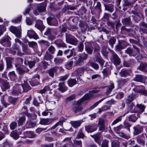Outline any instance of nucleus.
<instances>
[{
  "label": "nucleus",
  "instance_id": "nucleus-1",
  "mask_svg": "<svg viewBox=\"0 0 147 147\" xmlns=\"http://www.w3.org/2000/svg\"><path fill=\"white\" fill-rule=\"evenodd\" d=\"M85 49L88 54L89 55L92 54L94 50L92 42H86L85 43Z\"/></svg>",
  "mask_w": 147,
  "mask_h": 147
},
{
  "label": "nucleus",
  "instance_id": "nucleus-2",
  "mask_svg": "<svg viewBox=\"0 0 147 147\" xmlns=\"http://www.w3.org/2000/svg\"><path fill=\"white\" fill-rule=\"evenodd\" d=\"M112 61L115 65H119L121 63V59L115 52L112 53Z\"/></svg>",
  "mask_w": 147,
  "mask_h": 147
},
{
  "label": "nucleus",
  "instance_id": "nucleus-3",
  "mask_svg": "<svg viewBox=\"0 0 147 147\" xmlns=\"http://www.w3.org/2000/svg\"><path fill=\"white\" fill-rule=\"evenodd\" d=\"M56 118H43L41 119L40 122V123L42 125H49L53 121L56 120Z\"/></svg>",
  "mask_w": 147,
  "mask_h": 147
},
{
  "label": "nucleus",
  "instance_id": "nucleus-4",
  "mask_svg": "<svg viewBox=\"0 0 147 147\" xmlns=\"http://www.w3.org/2000/svg\"><path fill=\"white\" fill-rule=\"evenodd\" d=\"M9 29L11 32L14 34L17 37L20 38L21 36V30H18L16 27L12 26L10 27Z\"/></svg>",
  "mask_w": 147,
  "mask_h": 147
},
{
  "label": "nucleus",
  "instance_id": "nucleus-5",
  "mask_svg": "<svg viewBox=\"0 0 147 147\" xmlns=\"http://www.w3.org/2000/svg\"><path fill=\"white\" fill-rule=\"evenodd\" d=\"M9 29L11 32L14 34L17 37L20 38L21 36V30H18L16 27L12 26L10 27Z\"/></svg>",
  "mask_w": 147,
  "mask_h": 147
},
{
  "label": "nucleus",
  "instance_id": "nucleus-6",
  "mask_svg": "<svg viewBox=\"0 0 147 147\" xmlns=\"http://www.w3.org/2000/svg\"><path fill=\"white\" fill-rule=\"evenodd\" d=\"M35 26L41 32L44 29L45 27L43 25L42 21L40 20H37L36 21Z\"/></svg>",
  "mask_w": 147,
  "mask_h": 147
},
{
  "label": "nucleus",
  "instance_id": "nucleus-7",
  "mask_svg": "<svg viewBox=\"0 0 147 147\" xmlns=\"http://www.w3.org/2000/svg\"><path fill=\"white\" fill-rule=\"evenodd\" d=\"M0 82L1 84V87L3 91H5L6 90L10 88L9 83L7 82V81L3 80H1Z\"/></svg>",
  "mask_w": 147,
  "mask_h": 147
},
{
  "label": "nucleus",
  "instance_id": "nucleus-8",
  "mask_svg": "<svg viewBox=\"0 0 147 147\" xmlns=\"http://www.w3.org/2000/svg\"><path fill=\"white\" fill-rule=\"evenodd\" d=\"M11 39L9 37L2 39L0 41L1 43L5 47H10L11 45V42L10 40Z\"/></svg>",
  "mask_w": 147,
  "mask_h": 147
},
{
  "label": "nucleus",
  "instance_id": "nucleus-9",
  "mask_svg": "<svg viewBox=\"0 0 147 147\" xmlns=\"http://www.w3.org/2000/svg\"><path fill=\"white\" fill-rule=\"evenodd\" d=\"M48 24L50 25L56 26L57 24L56 20L54 16H52L47 18Z\"/></svg>",
  "mask_w": 147,
  "mask_h": 147
},
{
  "label": "nucleus",
  "instance_id": "nucleus-10",
  "mask_svg": "<svg viewBox=\"0 0 147 147\" xmlns=\"http://www.w3.org/2000/svg\"><path fill=\"white\" fill-rule=\"evenodd\" d=\"M85 129L88 133H91L95 131L97 129V127L94 125H89L85 126Z\"/></svg>",
  "mask_w": 147,
  "mask_h": 147
},
{
  "label": "nucleus",
  "instance_id": "nucleus-11",
  "mask_svg": "<svg viewBox=\"0 0 147 147\" xmlns=\"http://www.w3.org/2000/svg\"><path fill=\"white\" fill-rule=\"evenodd\" d=\"M82 103H79L78 102V101L76 102L75 105L73 107L72 109L73 111L76 113L77 112L81 111L82 109V108L81 104Z\"/></svg>",
  "mask_w": 147,
  "mask_h": 147
},
{
  "label": "nucleus",
  "instance_id": "nucleus-12",
  "mask_svg": "<svg viewBox=\"0 0 147 147\" xmlns=\"http://www.w3.org/2000/svg\"><path fill=\"white\" fill-rule=\"evenodd\" d=\"M133 129H134L133 134L134 135H137L141 133L143 131V127L139 125L134 127Z\"/></svg>",
  "mask_w": 147,
  "mask_h": 147
},
{
  "label": "nucleus",
  "instance_id": "nucleus-13",
  "mask_svg": "<svg viewBox=\"0 0 147 147\" xmlns=\"http://www.w3.org/2000/svg\"><path fill=\"white\" fill-rule=\"evenodd\" d=\"M58 69V67H53L48 70L47 71V73L49 74L50 76L53 78L54 76V73L57 72Z\"/></svg>",
  "mask_w": 147,
  "mask_h": 147
},
{
  "label": "nucleus",
  "instance_id": "nucleus-14",
  "mask_svg": "<svg viewBox=\"0 0 147 147\" xmlns=\"http://www.w3.org/2000/svg\"><path fill=\"white\" fill-rule=\"evenodd\" d=\"M122 22L123 25L129 26H131L132 24L130 17L123 19L122 20Z\"/></svg>",
  "mask_w": 147,
  "mask_h": 147
},
{
  "label": "nucleus",
  "instance_id": "nucleus-15",
  "mask_svg": "<svg viewBox=\"0 0 147 147\" xmlns=\"http://www.w3.org/2000/svg\"><path fill=\"white\" fill-rule=\"evenodd\" d=\"M131 72V71L130 70L123 69L121 70L119 74L121 77H126L129 75Z\"/></svg>",
  "mask_w": 147,
  "mask_h": 147
},
{
  "label": "nucleus",
  "instance_id": "nucleus-16",
  "mask_svg": "<svg viewBox=\"0 0 147 147\" xmlns=\"http://www.w3.org/2000/svg\"><path fill=\"white\" fill-rule=\"evenodd\" d=\"M27 35L30 38H33L36 39L38 38V36L37 34L33 30H28L27 32Z\"/></svg>",
  "mask_w": 147,
  "mask_h": 147
},
{
  "label": "nucleus",
  "instance_id": "nucleus-17",
  "mask_svg": "<svg viewBox=\"0 0 147 147\" xmlns=\"http://www.w3.org/2000/svg\"><path fill=\"white\" fill-rule=\"evenodd\" d=\"M54 43L57 45V47H66L65 44L61 39H58L56 40L55 41Z\"/></svg>",
  "mask_w": 147,
  "mask_h": 147
},
{
  "label": "nucleus",
  "instance_id": "nucleus-18",
  "mask_svg": "<svg viewBox=\"0 0 147 147\" xmlns=\"http://www.w3.org/2000/svg\"><path fill=\"white\" fill-rule=\"evenodd\" d=\"M140 117V113L137 114V117L136 116L135 114L131 115L128 117L129 121H132L133 122H135L137 120L138 118Z\"/></svg>",
  "mask_w": 147,
  "mask_h": 147
},
{
  "label": "nucleus",
  "instance_id": "nucleus-19",
  "mask_svg": "<svg viewBox=\"0 0 147 147\" xmlns=\"http://www.w3.org/2000/svg\"><path fill=\"white\" fill-rule=\"evenodd\" d=\"M74 59L75 60V66L81 65L82 63H83V61L82 60L81 57L80 56H78L75 57Z\"/></svg>",
  "mask_w": 147,
  "mask_h": 147
},
{
  "label": "nucleus",
  "instance_id": "nucleus-20",
  "mask_svg": "<svg viewBox=\"0 0 147 147\" xmlns=\"http://www.w3.org/2000/svg\"><path fill=\"white\" fill-rule=\"evenodd\" d=\"M139 26L140 27V31L144 33L147 34V29L142 28V27L147 28V23H146L144 22H142L140 24Z\"/></svg>",
  "mask_w": 147,
  "mask_h": 147
},
{
  "label": "nucleus",
  "instance_id": "nucleus-21",
  "mask_svg": "<svg viewBox=\"0 0 147 147\" xmlns=\"http://www.w3.org/2000/svg\"><path fill=\"white\" fill-rule=\"evenodd\" d=\"M85 70V69L84 67H80L76 69L75 72L78 76H81L84 73Z\"/></svg>",
  "mask_w": 147,
  "mask_h": 147
},
{
  "label": "nucleus",
  "instance_id": "nucleus-22",
  "mask_svg": "<svg viewBox=\"0 0 147 147\" xmlns=\"http://www.w3.org/2000/svg\"><path fill=\"white\" fill-rule=\"evenodd\" d=\"M91 96V93H87L86 94L81 98L78 100V102L79 103H82L85 100L89 99Z\"/></svg>",
  "mask_w": 147,
  "mask_h": 147
},
{
  "label": "nucleus",
  "instance_id": "nucleus-23",
  "mask_svg": "<svg viewBox=\"0 0 147 147\" xmlns=\"http://www.w3.org/2000/svg\"><path fill=\"white\" fill-rule=\"evenodd\" d=\"M58 89L61 92H63L67 90V88L64 82H60L59 84Z\"/></svg>",
  "mask_w": 147,
  "mask_h": 147
},
{
  "label": "nucleus",
  "instance_id": "nucleus-24",
  "mask_svg": "<svg viewBox=\"0 0 147 147\" xmlns=\"http://www.w3.org/2000/svg\"><path fill=\"white\" fill-rule=\"evenodd\" d=\"M105 9L111 13L112 12L114 9V5L112 4H104Z\"/></svg>",
  "mask_w": 147,
  "mask_h": 147
},
{
  "label": "nucleus",
  "instance_id": "nucleus-25",
  "mask_svg": "<svg viewBox=\"0 0 147 147\" xmlns=\"http://www.w3.org/2000/svg\"><path fill=\"white\" fill-rule=\"evenodd\" d=\"M131 5V3L128 0H124L123 3L122 9L124 11L127 9V7L130 6Z\"/></svg>",
  "mask_w": 147,
  "mask_h": 147
},
{
  "label": "nucleus",
  "instance_id": "nucleus-26",
  "mask_svg": "<svg viewBox=\"0 0 147 147\" xmlns=\"http://www.w3.org/2000/svg\"><path fill=\"white\" fill-rule=\"evenodd\" d=\"M66 41L67 42L74 45H76L78 42V40L75 38H66Z\"/></svg>",
  "mask_w": 147,
  "mask_h": 147
},
{
  "label": "nucleus",
  "instance_id": "nucleus-27",
  "mask_svg": "<svg viewBox=\"0 0 147 147\" xmlns=\"http://www.w3.org/2000/svg\"><path fill=\"white\" fill-rule=\"evenodd\" d=\"M138 69L140 70L147 72V64L146 63H142L140 64L138 67Z\"/></svg>",
  "mask_w": 147,
  "mask_h": 147
},
{
  "label": "nucleus",
  "instance_id": "nucleus-28",
  "mask_svg": "<svg viewBox=\"0 0 147 147\" xmlns=\"http://www.w3.org/2000/svg\"><path fill=\"white\" fill-rule=\"evenodd\" d=\"M64 54L67 56V58L69 59L72 57L73 55V51L72 50L67 49L64 51Z\"/></svg>",
  "mask_w": 147,
  "mask_h": 147
},
{
  "label": "nucleus",
  "instance_id": "nucleus-29",
  "mask_svg": "<svg viewBox=\"0 0 147 147\" xmlns=\"http://www.w3.org/2000/svg\"><path fill=\"white\" fill-rule=\"evenodd\" d=\"M13 59L11 57H8L6 58V60L7 63V69H9L12 67L11 64L12 61Z\"/></svg>",
  "mask_w": 147,
  "mask_h": 147
},
{
  "label": "nucleus",
  "instance_id": "nucleus-30",
  "mask_svg": "<svg viewBox=\"0 0 147 147\" xmlns=\"http://www.w3.org/2000/svg\"><path fill=\"white\" fill-rule=\"evenodd\" d=\"M95 11L97 12L98 14H100L102 12L101 9V4L100 2L98 1L97 2V4L95 6Z\"/></svg>",
  "mask_w": 147,
  "mask_h": 147
},
{
  "label": "nucleus",
  "instance_id": "nucleus-31",
  "mask_svg": "<svg viewBox=\"0 0 147 147\" xmlns=\"http://www.w3.org/2000/svg\"><path fill=\"white\" fill-rule=\"evenodd\" d=\"M125 53L128 54L130 56H135L134 51L133 49L130 47H129L125 51Z\"/></svg>",
  "mask_w": 147,
  "mask_h": 147
},
{
  "label": "nucleus",
  "instance_id": "nucleus-32",
  "mask_svg": "<svg viewBox=\"0 0 147 147\" xmlns=\"http://www.w3.org/2000/svg\"><path fill=\"white\" fill-rule=\"evenodd\" d=\"M106 98H103L100 100H99L98 101V102H95L94 103V104L92 106L90 107L89 108H88V109H87L85 111L84 113H85L86 111H90L92 109H93L94 108H95V107H96L103 100L105 99Z\"/></svg>",
  "mask_w": 147,
  "mask_h": 147
},
{
  "label": "nucleus",
  "instance_id": "nucleus-33",
  "mask_svg": "<svg viewBox=\"0 0 147 147\" xmlns=\"http://www.w3.org/2000/svg\"><path fill=\"white\" fill-rule=\"evenodd\" d=\"M143 76L142 75L139 74L136 75L134 78V81L140 82H143Z\"/></svg>",
  "mask_w": 147,
  "mask_h": 147
},
{
  "label": "nucleus",
  "instance_id": "nucleus-34",
  "mask_svg": "<svg viewBox=\"0 0 147 147\" xmlns=\"http://www.w3.org/2000/svg\"><path fill=\"white\" fill-rule=\"evenodd\" d=\"M67 82L69 86L71 87H72L77 83L76 80L74 79H70L68 80Z\"/></svg>",
  "mask_w": 147,
  "mask_h": 147
},
{
  "label": "nucleus",
  "instance_id": "nucleus-35",
  "mask_svg": "<svg viewBox=\"0 0 147 147\" xmlns=\"http://www.w3.org/2000/svg\"><path fill=\"white\" fill-rule=\"evenodd\" d=\"M81 123L80 121H71L70 122V123L75 128H77L79 127Z\"/></svg>",
  "mask_w": 147,
  "mask_h": 147
},
{
  "label": "nucleus",
  "instance_id": "nucleus-36",
  "mask_svg": "<svg viewBox=\"0 0 147 147\" xmlns=\"http://www.w3.org/2000/svg\"><path fill=\"white\" fill-rule=\"evenodd\" d=\"M129 79H122L118 81L117 82L119 85L120 86H123L128 81Z\"/></svg>",
  "mask_w": 147,
  "mask_h": 147
},
{
  "label": "nucleus",
  "instance_id": "nucleus-37",
  "mask_svg": "<svg viewBox=\"0 0 147 147\" xmlns=\"http://www.w3.org/2000/svg\"><path fill=\"white\" fill-rule=\"evenodd\" d=\"M64 121L63 120H60L58 122L53 126L51 128L49 129L47 131H49L54 129L59 125H62Z\"/></svg>",
  "mask_w": 147,
  "mask_h": 147
},
{
  "label": "nucleus",
  "instance_id": "nucleus-38",
  "mask_svg": "<svg viewBox=\"0 0 147 147\" xmlns=\"http://www.w3.org/2000/svg\"><path fill=\"white\" fill-rule=\"evenodd\" d=\"M53 57V56L52 55L49 53L48 52H47L45 54L44 59L47 61H51Z\"/></svg>",
  "mask_w": 147,
  "mask_h": 147
},
{
  "label": "nucleus",
  "instance_id": "nucleus-39",
  "mask_svg": "<svg viewBox=\"0 0 147 147\" xmlns=\"http://www.w3.org/2000/svg\"><path fill=\"white\" fill-rule=\"evenodd\" d=\"M92 44L93 46L94 47V52H98L100 50V48L98 45L95 42H92Z\"/></svg>",
  "mask_w": 147,
  "mask_h": 147
},
{
  "label": "nucleus",
  "instance_id": "nucleus-40",
  "mask_svg": "<svg viewBox=\"0 0 147 147\" xmlns=\"http://www.w3.org/2000/svg\"><path fill=\"white\" fill-rule=\"evenodd\" d=\"M10 136L15 140H17L19 137V135L15 131H13L11 132Z\"/></svg>",
  "mask_w": 147,
  "mask_h": 147
},
{
  "label": "nucleus",
  "instance_id": "nucleus-41",
  "mask_svg": "<svg viewBox=\"0 0 147 147\" xmlns=\"http://www.w3.org/2000/svg\"><path fill=\"white\" fill-rule=\"evenodd\" d=\"M108 87V89H107V91L105 93V94L106 95H107L111 91L112 89L114 88V84L111 83L109 86Z\"/></svg>",
  "mask_w": 147,
  "mask_h": 147
},
{
  "label": "nucleus",
  "instance_id": "nucleus-42",
  "mask_svg": "<svg viewBox=\"0 0 147 147\" xmlns=\"http://www.w3.org/2000/svg\"><path fill=\"white\" fill-rule=\"evenodd\" d=\"M116 41V39L115 37H111L109 39L108 43L111 47H113V45L115 43Z\"/></svg>",
  "mask_w": 147,
  "mask_h": 147
},
{
  "label": "nucleus",
  "instance_id": "nucleus-43",
  "mask_svg": "<svg viewBox=\"0 0 147 147\" xmlns=\"http://www.w3.org/2000/svg\"><path fill=\"white\" fill-rule=\"evenodd\" d=\"M133 106H134L133 104L131 103L129 107V109L127 111L125 114H124V115H123V116H124L126 114L128 113H129V112H130L131 113H136L137 112V111H136L133 109L132 107Z\"/></svg>",
  "mask_w": 147,
  "mask_h": 147
},
{
  "label": "nucleus",
  "instance_id": "nucleus-44",
  "mask_svg": "<svg viewBox=\"0 0 147 147\" xmlns=\"http://www.w3.org/2000/svg\"><path fill=\"white\" fill-rule=\"evenodd\" d=\"M36 125L35 123L32 122L31 121H28L27 122L26 124V128H29L33 127Z\"/></svg>",
  "mask_w": 147,
  "mask_h": 147
},
{
  "label": "nucleus",
  "instance_id": "nucleus-45",
  "mask_svg": "<svg viewBox=\"0 0 147 147\" xmlns=\"http://www.w3.org/2000/svg\"><path fill=\"white\" fill-rule=\"evenodd\" d=\"M22 86V88L23 89L24 92H27L31 89L30 86L26 83H25Z\"/></svg>",
  "mask_w": 147,
  "mask_h": 147
},
{
  "label": "nucleus",
  "instance_id": "nucleus-46",
  "mask_svg": "<svg viewBox=\"0 0 147 147\" xmlns=\"http://www.w3.org/2000/svg\"><path fill=\"white\" fill-rule=\"evenodd\" d=\"M112 147H120V142L117 140H113L111 142Z\"/></svg>",
  "mask_w": 147,
  "mask_h": 147
},
{
  "label": "nucleus",
  "instance_id": "nucleus-47",
  "mask_svg": "<svg viewBox=\"0 0 147 147\" xmlns=\"http://www.w3.org/2000/svg\"><path fill=\"white\" fill-rule=\"evenodd\" d=\"M137 142L139 144L141 145H144L145 144V142L143 140V138L141 136H138L137 138Z\"/></svg>",
  "mask_w": 147,
  "mask_h": 147
},
{
  "label": "nucleus",
  "instance_id": "nucleus-48",
  "mask_svg": "<svg viewBox=\"0 0 147 147\" xmlns=\"http://www.w3.org/2000/svg\"><path fill=\"white\" fill-rule=\"evenodd\" d=\"M85 137L84 134L82 131V129H81L80 130L78 135L76 137V138H83Z\"/></svg>",
  "mask_w": 147,
  "mask_h": 147
},
{
  "label": "nucleus",
  "instance_id": "nucleus-49",
  "mask_svg": "<svg viewBox=\"0 0 147 147\" xmlns=\"http://www.w3.org/2000/svg\"><path fill=\"white\" fill-rule=\"evenodd\" d=\"M54 29L50 28H48L44 34L48 37L49 36H50L53 32H54Z\"/></svg>",
  "mask_w": 147,
  "mask_h": 147
},
{
  "label": "nucleus",
  "instance_id": "nucleus-50",
  "mask_svg": "<svg viewBox=\"0 0 147 147\" xmlns=\"http://www.w3.org/2000/svg\"><path fill=\"white\" fill-rule=\"evenodd\" d=\"M136 107L140 110V111L139 113H140L143 112L144 111L145 107L144 105L141 104H138L136 105Z\"/></svg>",
  "mask_w": 147,
  "mask_h": 147
},
{
  "label": "nucleus",
  "instance_id": "nucleus-51",
  "mask_svg": "<svg viewBox=\"0 0 147 147\" xmlns=\"http://www.w3.org/2000/svg\"><path fill=\"white\" fill-rule=\"evenodd\" d=\"M96 61L98 62L102 66H103L105 61L102 58L99 57H96Z\"/></svg>",
  "mask_w": 147,
  "mask_h": 147
},
{
  "label": "nucleus",
  "instance_id": "nucleus-52",
  "mask_svg": "<svg viewBox=\"0 0 147 147\" xmlns=\"http://www.w3.org/2000/svg\"><path fill=\"white\" fill-rule=\"evenodd\" d=\"M22 89V86L20 85H16L14 87V91L17 92H21V89Z\"/></svg>",
  "mask_w": 147,
  "mask_h": 147
},
{
  "label": "nucleus",
  "instance_id": "nucleus-53",
  "mask_svg": "<svg viewBox=\"0 0 147 147\" xmlns=\"http://www.w3.org/2000/svg\"><path fill=\"white\" fill-rule=\"evenodd\" d=\"M118 42L123 47V48L128 45V43L125 40H119Z\"/></svg>",
  "mask_w": 147,
  "mask_h": 147
},
{
  "label": "nucleus",
  "instance_id": "nucleus-54",
  "mask_svg": "<svg viewBox=\"0 0 147 147\" xmlns=\"http://www.w3.org/2000/svg\"><path fill=\"white\" fill-rule=\"evenodd\" d=\"M84 45L82 43L80 42L77 46L78 50V51L82 52L84 49Z\"/></svg>",
  "mask_w": 147,
  "mask_h": 147
},
{
  "label": "nucleus",
  "instance_id": "nucleus-55",
  "mask_svg": "<svg viewBox=\"0 0 147 147\" xmlns=\"http://www.w3.org/2000/svg\"><path fill=\"white\" fill-rule=\"evenodd\" d=\"M76 96L75 94H73L67 97L66 99V101L67 102L74 99Z\"/></svg>",
  "mask_w": 147,
  "mask_h": 147
},
{
  "label": "nucleus",
  "instance_id": "nucleus-56",
  "mask_svg": "<svg viewBox=\"0 0 147 147\" xmlns=\"http://www.w3.org/2000/svg\"><path fill=\"white\" fill-rule=\"evenodd\" d=\"M48 51L51 54H53L55 51V49L54 46L51 45L48 48Z\"/></svg>",
  "mask_w": 147,
  "mask_h": 147
},
{
  "label": "nucleus",
  "instance_id": "nucleus-57",
  "mask_svg": "<svg viewBox=\"0 0 147 147\" xmlns=\"http://www.w3.org/2000/svg\"><path fill=\"white\" fill-rule=\"evenodd\" d=\"M25 118L24 116L21 117L18 120V124L19 125H22L23 122L25 121Z\"/></svg>",
  "mask_w": 147,
  "mask_h": 147
},
{
  "label": "nucleus",
  "instance_id": "nucleus-58",
  "mask_svg": "<svg viewBox=\"0 0 147 147\" xmlns=\"http://www.w3.org/2000/svg\"><path fill=\"white\" fill-rule=\"evenodd\" d=\"M27 42H28V45L29 47H30L33 48L35 46H36L37 45V43L35 42H29L28 41H27Z\"/></svg>",
  "mask_w": 147,
  "mask_h": 147
},
{
  "label": "nucleus",
  "instance_id": "nucleus-59",
  "mask_svg": "<svg viewBox=\"0 0 147 147\" xmlns=\"http://www.w3.org/2000/svg\"><path fill=\"white\" fill-rule=\"evenodd\" d=\"M45 7L44 6H40L37 7L38 11L40 12H42L45 11Z\"/></svg>",
  "mask_w": 147,
  "mask_h": 147
},
{
  "label": "nucleus",
  "instance_id": "nucleus-60",
  "mask_svg": "<svg viewBox=\"0 0 147 147\" xmlns=\"http://www.w3.org/2000/svg\"><path fill=\"white\" fill-rule=\"evenodd\" d=\"M101 51L104 55H106L107 54V48L106 46H102Z\"/></svg>",
  "mask_w": 147,
  "mask_h": 147
},
{
  "label": "nucleus",
  "instance_id": "nucleus-61",
  "mask_svg": "<svg viewBox=\"0 0 147 147\" xmlns=\"http://www.w3.org/2000/svg\"><path fill=\"white\" fill-rule=\"evenodd\" d=\"M74 145L78 146L77 147H82V142L81 141L75 140L74 142Z\"/></svg>",
  "mask_w": 147,
  "mask_h": 147
},
{
  "label": "nucleus",
  "instance_id": "nucleus-62",
  "mask_svg": "<svg viewBox=\"0 0 147 147\" xmlns=\"http://www.w3.org/2000/svg\"><path fill=\"white\" fill-rule=\"evenodd\" d=\"M124 49L123 47L118 42V44L116 46L115 49L117 51H120L122 49Z\"/></svg>",
  "mask_w": 147,
  "mask_h": 147
},
{
  "label": "nucleus",
  "instance_id": "nucleus-63",
  "mask_svg": "<svg viewBox=\"0 0 147 147\" xmlns=\"http://www.w3.org/2000/svg\"><path fill=\"white\" fill-rule=\"evenodd\" d=\"M79 26L80 27L84 28V27H87L88 24L85 22L81 20L80 21Z\"/></svg>",
  "mask_w": 147,
  "mask_h": 147
},
{
  "label": "nucleus",
  "instance_id": "nucleus-64",
  "mask_svg": "<svg viewBox=\"0 0 147 147\" xmlns=\"http://www.w3.org/2000/svg\"><path fill=\"white\" fill-rule=\"evenodd\" d=\"M108 142V140H105L102 144L101 147H109Z\"/></svg>",
  "mask_w": 147,
  "mask_h": 147
}]
</instances>
